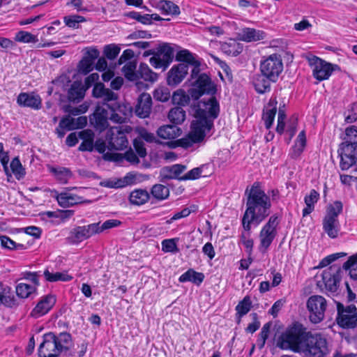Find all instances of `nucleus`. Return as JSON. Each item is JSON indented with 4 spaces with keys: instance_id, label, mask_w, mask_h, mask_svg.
<instances>
[{
    "instance_id": "f257e3e1",
    "label": "nucleus",
    "mask_w": 357,
    "mask_h": 357,
    "mask_svg": "<svg viewBox=\"0 0 357 357\" xmlns=\"http://www.w3.org/2000/svg\"><path fill=\"white\" fill-rule=\"evenodd\" d=\"M246 209L241 224L245 231H251L252 225H259L271 213V200L261 188L259 182H255L250 189L245 190Z\"/></svg>"
},
{
    "instance_id": "f03ea898",
    "label": "nucleus",
    "mask_w": 357,
    "mask_h": 357,
    "mask_svg": "<svg viewBox=\"0 0 357 357\" xmlns=\"http://www.w3.org/2000/svg\"><path fill=\"white\" fill-rule=\"evenodd\" d=\"M307 332L303 324L294 323L278 337L276 347L282 350L301 353Z\"/></svg>"
},
{
    "instance_id": "7ed1b4c3",
    "label": "nucleus",
    "mask_w": 357,
    "mask_h": 357,
    "mask_svg": "<svg viewBox=\"0 0 357 357\" xmlns=\"http://www.w3.org/2000/svg\"><path fill=\"white\" fill-rule=\"evenodd\" d=\"M194 108L196 120L192 123L209 132L213 126V120L218 116L220 112V105L216 98L213 95L207 99L204 98L197 102Z\"/></svg>"
},
{
    "instance_id": "20e7f679",
    "label": "nucleus",
    "mask_w": 357,
    "mask_h": 357,
    "mask_svg": "<svg viewBox=\"0 0 357 357\" xmlns=\"http://www.w3.org/2000/svg\"><path fill=\"white\" fill-rule=\"evenodd\" d=\"M330 350L328 342L321 333L307 332L301 353L305 357H326Z\"/></svg>"
},
{
    "instance_id": "39448f33",
    "label": "nucleus",
    "mask_w": 357,
    "mask_h": 357,
    "mask_svg": "<svg viewBox=\"0 0 357 357\" xmlns=\"http://www.w3.org/2000/svg\"><path fill=\"white\" fill-rule=\"evenodd\" d=\"M342 207L340 201H335L327 207L322 224L324 231L331 238H335L338 235L340 224L337 217L342 213Z\"/></svg>"
},
{
    "instance_id": "423d86ee",
    "label": "nucleus",
    "mask_w": 357,
    "mask_h": 357,
    "mask_svg": "<svg viewBox=\"0 0 357 357\" xmlns=\"http://www.w3.org/2000/svg\"><path fill=\"white\" fill-rule=\"evenodd\" d=\"M259 69L261 73L266 76L272 82H275L283 70L281 56L273 54L264 58L260 62Z\"/></svg>"
},
{
    "instance_id": "0eeeda50",
    "label": "nucleus",
    "mask_w": 357,
    "mask_h": 357,
    "mask_svg": "<svg viewBox=\"0 0 357 357\" xmlns=\"http://www.w3.org/2000/svg\"><path fill=\"white\" fill-rule=\"evenodd\" d=\"M280 220L276 214L271 215L259 232L260 244L259 250L265 253L277 236V227Z\"/></svg>"
},
{
    "instance_id": "6e6552de",
    "label": "nucleus",
    "mask_w": 357,
    "mask_h": 357,
    "mask_svg": "<svg viewBox=\"0 0 357 357\" xmlns=\"http://www.w3.org/2000/svg\"><path fill=\"white\" fill-rule=\"evenodd\" d=\"M192 86L193 87L188 90V93L195 100H197L204 94L213 96L217 92L216 85L206 73L199 75Z\"/></svg>"
},
{
    "instance_id": "1a4fd4ad",
    "label": "nucleus",
    "mask_w": 357,
    "mask_h": 357,
    "mask_svg": "<svg viewBox=\"0 0 357 357\" xmlns=\"http://www.w3.org/2000/svg\"><path fill=\"white\" fill-rule=\"evenodd\" d=\"M336 321L342 328L350 329L357 326V307L351 304L344 306L341 303H337Z\"/></svg>"
},
{
    "instance_id": "9d476101",
    "label": "nucleus",
    "mask_w": 357,
    "mask_h": 357,
    "mask_svg": "<svg viewBox=\"0 0 357 357\" xmlns=\"http://www.w3.org/2000/svg\"><path fill=\"white\" fill-rule=\"evenodd\" d=\"M208 132L206 130L201 128L193 123L191 125V131L185 137L181 139L171 141L168 143L170 148L174 149L176 147H182L183 149H188L192 147L194 144L202 142Z\"/></svg>"
},
{
    "instance_id": "9b49d317",
    "label": "nucleus",
    "mask_w": 357,
    "mask_h": 357,
    "mask_svg": "<svg viewBox=\"0 0 357 357\" xmlns=\"http://www.w3.org/2000/svg\"><path fill=\"white\" fill-rule=\"evenodd\" d=\"M174 50L167 43H163L155 49L153 56L149 59L150 64L155 69L165 70L172 62Z\"/></svg>"
},
{
    "instance_id": "f8f14e48",
    "label": "nucleus",
    "mask_w": 357,
    "mask_h": 357,
    "mask_svg": "<svg viewBox=\"0 0 357 357\" xmlns=\"http://www.w3.org/2000/svg\"><path fill=\"white\" fill-rule=\"evenodd\" d=\"M326 300L321 296H310L307 301V308L310 312L309 319L313 324H318L324 319L326 310Z\"/></svg>"
},
{
    "instance_id": "ddd939ff",
    "label": "nucleus",
    "mask_w": 357,
    "mask_h": 357,
    "mask_svg": "<svg viewBox=\"0 0 357 357\" xmlns=\"http://www.w3.org/2000/svg\"><path fill=\"white\" fill-rule=\"evenodd\" d=\"M309 65L312 68V75L319 81L328 79L331 75L337 65H333L324 60L316 56H310L307 57Z\"/></svg>"
},
{
    "instance_id": "4468645a",
    "label": "nucleus",
    "mask_w": 357,
    "mask_h": 357,
    "mask_svg": "<svg viewBox=\"0 0 357 357\" xmlns=\"http://www.w3.org/2000/svg\"><path fill=\"white\" fill-rule=\"evenodd\" d=\"M340 157V167L347 170L357 162V145L342 143L338 149Z\"/></svg>"
},
{
    "instance_id": "2eb2a0df",
    "label": "nucleus",
    "mask_w": 357,
    "mask_h": 357,
    "mask_svg": "<svg viewBox=\"0 0 357 357\" xmlns=\"http://www.w3.org/2000/svg\"><path fill=\"white\" fill-rule=\"evenodd\" d=\"M43 340L38 348L39 357H59L61 351L57 343L56 335L48 333L43 335Z\"/></svg>"
},
{
    "instance_id": "dca6fc26",
    "label": "nucleus",
    "mask_w": 357,
    "mask_h": 357,
    "mask_svg": "<svg viewBox=\"0 0 357 357\" xmlns=\"http://www.w3.org/2000/svg\"><path fill=\"white\" fill-rule=\"evenodd\" d=\"M98 227L94 224L77 226L72 229L66 240L69 243L78 244L97 234Z\"/></svg>"
},
{
    "instance_id": "f3484780",
    "label": "nucleus",
    "mask_w": 357,
    "mask_h": 357,
    "mask_svg": "<svg viewBox=\"0 0 357 357\" xmlns=\"http://www.w3.org/2000/svg\"><path fill=\"white\" fill-rule=\"evenodd\" d=\"M340 267L335 265L331 266L321 273V281L319 280L317 282L318 285H320V283L322 282L327 290L335 292L337 289V283L340 281Z\"/></svg>"
},
{
    "instance_id": "a211bd4d",
    "label": "nucleus",
    "mask_w": 357,
    "mask_h": 357,
    "mask_svg": "<svg viewBox=\"0 0 357 357\" xmlns=\"http://www.w3.org/2000/svg\"><path fill=\"white\" fill-rule=\"evenodd\" d=\"M108 149L109 150H123L127 148L128 141L124 132L119 128H112L108 132Z\"/></svg>"
},
{
    "instance_id": "6ab92c4d",
    "label": "nucleus",
    "mask_w": 357,
    "mask_h": 357,
    "mask_svg": "<svg viewBox=\"0 0 357 357\" xmlns=\"http://www.w3.org/2000/svg\"><path fill=\"white\" fill-rule=\"evenodd\" d=\"M188 72L187 63L174 65L167 73V82L169 86H176L185 77Z\"/></svg>"
},
{
    "instance_id": "aec40b11",
    "label": "nucleus",
    "mask_w": 357,
    "mask_h": 357,
    "mask_svg": "<svg viewBox=\"0 0 357 357\" xmlns=\"http://www.w3.org/2000/svg\"><path fill=\"white\" fill-rule=\"evenodd\" d=\"M152 109L151 96L146 93H142L137 98L135 106V114L139 118L145 119L149 116Z\"/></svg>"
},
{
    "instance_id": "412c9836",
    "label": "nucleus",
    "mask_w": 357,
    "mask_h": 357,
    "mask_svg": "<svg viewBox=\"0 0 357 357\" xmlns=\"http://www.w3.org/2000/svg\"><path fill=\"white\" fill-rule=\"evenodd\" d=\"M108 119L109 116L107 109L98 106L91 116L90 122L94 128L101 132L107 128L109 126Z\"/></svg>"
},
{
    "instance_id": "4be33fe9",
    "label": "nucleus",
    "mask_w": 357,
    "mask_h": 357,
    "mask_svg": "<svg viewBox=\"0 0 357 357\" xmlns=\"http://www.w3.org/2000/svg\"><path fill=\"white\" fill-rule=\"evenodd\" d=\"M56 302L55 298L52 295H47L42 298L32 310L31 317L38 318L47 314L53 307Z\"/></svg>"
},
{
    "instance_id": "5701e85b",
    "label": "nucleus",
    "mask_w": 357,
    "mask_h": 357,
    "mask_svg": "<svg viewBox=\"0 0 357 357\" xmlns=\"http://www.w3.org/2000/svg\"><path fill=\"white\" fill-rule=\"evenodd\" d=\"M99 56V51L96 49L88 50L79 63V70L80 73L86 75L93 69L95 60Z\"/></svg>"
},
{
    "instance_id": "b1692460",
    "label": "nucleus",
    "mask_w": 357,
    "mask_h": 357,
    "mask_svg": "<svg viewBox=\"0 0 357 357\" xmlns=\"http://www.w3.org/2000/svg\"><path fill=\"white\" fill-rule=\"evenodd\" d=\"M17 102L22 107L38 109L41 107V98L35 93H21L17 97Z\"/></svg>"
},
{
    "instance_id": "393cba45",
    "label": "nucleus",
    "mask_w": 357,
    "mask_h": 357,
    "mask_svg": "<svg viewBox=\"0 0 357 357\" xmlns=\"http://www.w3.org/2000/svg\"><path fill=\"white\" fill-rule=\"evenodd\" d=\"M186 169V166L176 164L162 169L160 175L163 180L178 179L180 181V175Z\"/></svg>"
},
{
    "instance_id": "a878e982",
    "label": "nucleus",
    "mask_w": 357,
    "mask_h": 357,
    "mask_svg": "<svg viewBox=\"0 0 357 357\" xmlns=\"http://www.w3.org/2000/svg\"><path fill=\"white\" fill-rule=\"evenodd\" d=\"M182 134V130L175 125L162 126L157 130L158 136L164 139H174Z\"/></svg>"
},
{
    "instance_id": "bb28decb",
    "label": "nucleus",
    "mask_w": 357,
    "mask_h": 357,
    "mask_svg": "<svg viewBox=\"0 0 357 357\" xmlns=\"http://www.w3.org/2000/svg\"><path fill=\"white\" fill-rule=\"evenodd\" d=\"M153 6L159 10L163 15H178L180 14L179 7L171 1L160 0L155 1Z\"/></svg>"
},
{
    "instance_id": "cd10ccee",
    "label": "nucleus",
    "mask_w": 357,
    "mask_h": 357,
    "mask_svg": "<svg viewBox=\"0 0 357 357\" xmlns=\"http://www.w3.org/2000/svg\"><path fill=\"white\" fill-rule=\"evenodd\" d=\"M56 200L59 204L63 208H68L83 202L82 197L68 192L59 194L56 196Z\"/></svg>"
},
{
    "instance_id": "c85d7f7f",
    "label": "nucleus",
    "mask_w": 357,
    "mask_h": 357,
    "mask_svg": "<svg viewBox=\"0 0 357 357\" xmlns=\"http://www.w3.org/2000/svg\"><path fill=\"white\" fill-rule=\"evenodd\" d=\"M277 103L275 98H271L264 112L263 120L266 129H270L273 123L277 112Z\"/></svg>"
},
{
    "instance_id": "c756f323",
    "label": "nucleus",
    "mask_w": 357,
    "mask_h": 357,
    "mask_svg": "<svg viewBox=\"0 0 357 357\" xmlns=\"http://www.w3.org/2000/svg\"><path fill=\"white\" fill-rule=\"evenodd\" d=\"M118 98L119 96L116 93L107 89L103 96L101 97L102 105H105L112 112L121 111V105L118 102Z\"/></svg>"
},
{
    "instance_id": "7c9ffc66",
    "label": "nucleus",
    "mask_w": 357,
    "mask_h": 357,
    "mask_svg": "<svg viewBox=\"0 0 357 357\" xmlns=\"http://www.w3.org/2000/svg\"><path fill=\"white\" fill-rule=\"evenodd\" d=\"M271 82H272V81L267 78L263 73L255 75L252 79L255 89L258 93L261 94L271 91Z\"/></svg>"
},
{
    "instance_id": "2f4dec72",
    "label": "nucleus",
    "mask_w": 357,
    "mask_h": 357,
    "mask_svg": "<svg viewBox=\"0 0 357 357\" xmlns=\"http://www.w3.org/2000/svg\"><path fill=\"white\" fill-rule=\"evenodd\" d=\"M86 90L81 82H74L68 91V100L73 102H79L84 98Z\"/></svg>"
},
{
    "instance_id": "473e14b6",
    "label": "nucleus",
    "mask_w": 357,
    "mask_h": 357,
    "mask_svg": "<svg viewBox=\"0 0 357 357\" xmlns=\"http://www.w3.org/2000/svg\"><path fill=\"white\" fill-rule=\"evenodd\" d=\"M204 275L202 273L197 272L192 268L188 269L183 273L178 278L180 282H191L193 284L199 286L204 280Z\"/></svg>"
},
{
    "instance_id": "72a5a7b5",
    "label": "nucleus",
    "mask_w": 357,
    "mask_h": 357,
    "mask_svg": "<svg viewBox=\"0 0 357 357\" xmlns=\"http://www.w3.org/2000/svg\"><path fill=\"white\" fill-rule=\"evenodd\" d=\"M158 74L153 72L146 63H141L137 69V81L142 79L144 81L154 82L158 79Z\"/></svg>"
},
{
    "instance_id": "f704fd0d",
    "label": "nucleus",
    "mask_w": 357,
    "mask_h": 357,
    "mask_svg": "<svg viewBox=\"0 0 357 357\" xmlns=\"http://www.w3.org/2000/svg\"><path fill=\"white\" fill-rule=\"evenodd\" d=\"M319 199V194L315 190H311L309 195H305L304 198L306 206L303 209V216L305 217L310 214L314 208V204Z\"/></svg>"
},
{
    "instance_id": "c9c22d12",
    "label": "nucleus",
    "mask_w": 357,
    "mask_h": 357,
    "mask_svg": "<svg viewBox=\"0 0 357 357\" xmlns=\"http://www.w3.org/2000/svg\"><path fill=\"white\" fill-rule=\"evenodd\" d=\"M149 198V193L146 190L137 189L131 192L129 200L132 204L140 206L147 202Z\"/></svg>"
},
{
    "instance_id": "e433bc0d",
    "label": "nucleus",
    "mask_w": 357,
    "mask_h": 357,
    "mask_svg": "<svg viewBox=\"0 0 357 357\" xmlns=\"http://www.w3.org/2000/svg\"><path fill=\"white\" fill-rule=\"evenodd\" d=\"M50 172L54 174L56 180L61 183H67L70 178L73 176L72 172L70 169L63 167H51Z\"/></svg>"
},
{
    "instance_id": "4c0bfd02",
    "label": "nucleus",
    "mask_w": 357,
    "mask_h": 357,
    "mask_svg": "<svg viewBox=\"0 0 357 357\" xmlns=\"http://www.w3.org/2000/svg\"><path fill=\"white\" fill-rule=\"evenodd\" d=\"M241 38L245 42L257 41L264 39V33L260 30L245 28L241 31Z\"/></svg>"
},
{
    "instance_id": "58836bf2",
    "label": "nucleus",
    "mask_w": 357,
    "mask_h": 357,
    "mask_svg": "<svg viewBox=\"0 0 357 357\" xmlns=\"http://www.w3.org/2000/svg\"><path fill=\"white\" fill-rule=\"evenodd\" d=\"M43 275L45 280L50 282L58 281L68 282L73 279V277L68 275L66 272L52 273L48 269H46L44 271Z\"/></svg>"
},
{
    "instance_id": "ea45409f",
    "label": "nucleus",
    "mask_w": 357,
    "mask_h": 357,
    "mask_svg": "<svg viewBox=\"0 0 357 357\" xmlns=\"http://www.w3.org/2000/svg\"><path fill=\"white\" fill-rule=\"evenodd\" d=\"M168 119L175 126L181 124L185 119V112L180 106L175 107L169 112Z\"/></svg>"
},
{
    "instance_id": "a19ab883",
    "label": "nucleus",
    "mask_w": 357,
    "mask_h": 357,
    "mask_svg": "<svg viewBox=\"0 0 357 357\" xmlns=\"http://www.w3.org/2000/svg\"><path fill=\"white\" fill-rule=\"evenodd\" d=\"M152 196L158 200L166 199L169 195V190L162 184L154 185L151 190Z\"/></svg>"
},
{
    "instance_id": "79ce46f5",
    "label": "nucleus",
    "mask_w": 357,
    "mask_h": 357,
    "mask_svg": "<svg viewBox=\"0 0 357 357\" xmlns=\"http://www.w3.org/2000/svg\"><path fill=\"white\" fill-rule=\"evenodd\" d=\"M343 268L349 271V274L353 280H357V254L349 257L343 264Z\"/></svg>"
},
{
    "instance_id": "37998d69",
    "label": "nucleus",
    "mask_w": 357,
    "mask_h": 357,
    "mask_svg": "<svg viewBox=\"0 0 357 357\" xmlns=\"http://www.w3.org/2000/svg\"><path fill=\"white\" fill-rule=\"evenodd\" d=\"M191 96L189 93L188 94L183 90H178L174 92L172 95V102L178 106H185L190 103Z\"/></svg>"
},
{
    "instance_id": "c03bdc74",
    "label": "nucleus",
    "mask_w": 357,
    "mask_h": 357,
    "mask_svg": "<svg viewBox=\"0 0 357 357\" xmlns=\"http://www.w3.org/2000/svg\"><path fill=\"white\" fill-rule=\"evenodd\" d=\"M135 61H128L123 67V72L125 77L130 81H137V70Z\"/></svg>"
},
{
    "instance_id": "a18cd8bd",
    "label": "nucleus",
    "mask_w": 357,
    "mask_h": 357,
    "mask_svg": "<svg viewBox=\"0 0 357 357\" xmlns=\"http://www.w3.org/2000/svg\"><path fill=\"white\" fill-rule=\"evenodd\" d=\"M10 169L15 177L17 180L23 178L26 174L24 168L22 167L20 159L16 157L10 162Z\"/></svg>"
},
{
    "instance_id": "49530a36",
    "label": "nucleus",
    "mask_w": 357,
    "mask_h": 357,
    "mask_svg": "<svg viewBox=\"0 0 357 357\" xmlns=\"http://www.w3.org/2000/svg\"><path fill=\"white\" fill-rule=\"evenodd\" d=\"M271 326V322H267L263 326L257 340V345L259 349L264 348L266 341L268 337Z\"/></svg>"
},
{
    "instance_id": "de8ad7c7",
    "label": "nucleus",
    "mask_w": 357,
    "mask_h": 357,
    "mask_svg": "<svg viewBox=\"0 0 357 357\" xmlns=\"http://www.w3.org/2000/svg\"><path fill=\"white\" fill-rule=\"evenodd\" d=\"M252 307V301L250 300V296H246L243 298V299L238 303V304L236 306V310L237 314L240 317L245 315L250 310Z\"/></svg>"
},
{
    "instance_id": "09e8293b",
    "label": "nucleus",
    "mask_w": 357,
    "mask_h": 357,
    "mask_svg": "<svg viewBox=\"0 0 357 357\" xmlns=\"http://www.w3.org/2000/svg\"><path fill=\"white\" fill-rule=\"evenodd\" d=\"M35 290V286L25 283H20L16 287V294L22 298H28Z\"/></svg>"
},
{
    "instance_id": "8fccbe9b",
    "label": "nucleus",
    "mask_w": 357,
    "mask_h": 357,
    "mask_svg": "<svg viewBox=\"0 0 357 357\" xmlns=\"http://www.w3.org/2000/svg\"><path fill=\"white\" fill-rule=\"evenodd\" d=\"M15 40L17 42L24 43H36L38 41L36 36L24 31H18L15 34Z\"/></svg>"
},
{
    "instance_id": "3c124183",
    "label": "nucleus",
    "mask_w": 357,
    "mask_h": 357,
    "mask_svg": "<svg viewBox=\"0 0 357 357\" xmlns=\"http://www.w3.org/2000/svg\"><path fill=\"white\" fill-rule=\"evenodd\" d=\"M342 143L357 145V128L355 126H351L346 129L345 137Z\"/></svg>"
},
{
    "instance_id": "603ef678",
    "label": "nucleus",
    "mask_w": 357,
    "mask_h": 357,
    "mask_svg": "<svg viewBox=\"0 0 357 357\" xmlns=\"http://www.w3.org/2000/svg\"><path fill=\"white\" fill-rule=\"evenodd\" d=\"M56 343L62 351L63 349H68V344L71 342V335L68 333H61L58 336L56 335Z\"/></svg>"
},
{
    "instance_id": "864d4df0",
    "label": "nucleus",
    "mask_w": 357,
    "mask_h": 357,
    "mask_svg": "<svg viewBox=\"0 0 357 357\" xmlns=\"http://www.w3.org/2000/svg\"><path fill=\"white\" fill-rule=\"evenodd\" d=\"M177 238L165 239L162 241V250L165 252L176 253L179 251L176 245Z\"/></svg>"
},
{
    "instance_id": "5fc2aeb1",
    "label": "nucleus",
    "mask_w": 357,
    "mask_h": 357,
    "mask_svg": "<svg viewBox=\"0 0 357 357\" xmlns=\"http://www.w3.org/2000/svg\"><path fill=\"white\" fill-rule=\"evenodd\" d=\"M176 59L178 61H183L189 64L195 63L197 60L194 55L188 50L178 51L176 55Z\"/></svg>"
},
{
    "instance_id": "6e6d98bb",
    "label": "nucleus",
    "mask_w": 357,
    "mask_h": 357,
    "mask_svg": "<svg viewBox=\"0 0 357 357\" xmlns=\"http://www.w3.org/2000/svg\"><path fill=\"white\" fill-rule=\"evenodd\" d=\"M63 21L66 26L70 28H78V24L86 21L85 18L80 15H68L63 17Z\"/></svg>"
},
{
    "instance_id": "4d7b16f0",
    "label": "nucleus",
    "mask_w": 357,
    "mask_h": 357,
    "mask_svg": "<svg viewBox=\"0 0 357 357\" xmlns=\"http://www.w3.org/2000/svg\"><path fill=\"white\" fill-rule=\"evenodd\" d=\"M0 240L2 247L10 250H19L24 248L23 244L16 243L14 241L6 236H1Z\"/></svg>"
},
{
    "instance_id": "13d9d810",
    "label": "nucleus",
    "mask_w": 357,
    "mask_h": 357,
    "mask_svg": "<svg viewBox=\"0 0 357 357\" xmlns=\"http://www.w3.org/2000/svg\"><path fill=\"white\" fill-rule=\"evenodd\" d=\"M93 224L95 225H96L98 227L97 234H100L102 231H103L104 230L116 227L119 226L121 224V221H119L118 220L111 219V220H106L105 222H104L101 226H100V222L93 223Z\"/></svg>"
},
{
    "instance_id": "bf43d9fd",
    "label": "nucleus",
    "mask_w": 357,
    "mask_h": 357,
    "mask_svg": "<svg viewBox=\"0 0 357 357\" xmlns=\"http://www.w3.org/2000/svg\"><path fill=\"white\" fill-rule=\"evenodd\" d=\"M124 109L125 107L121 105V111L116 110L115 112H112V114L109 117V119L116 123H124L126 120V114L123 112Z\"/></svg>"
},
{
    "instance_id": "052dcab7",
    "label": "nucleus",
    "mask_w": 357,
    "mask_h": 357,
    "mask_svg": "<svg viewBox=\"0 0 357 357\" xmlns=\"http://www.w3.org/2000/svg\"><path fill=\"white\" fill-rule=\"evenodd\" d=\"M5 290L6 289L0 285V305L3 304L7 307H11L15 305V301L13 297L6 296L5 294Z\"/></svg>"
},
{
    "instance_id": "680f3d73",
    "label": "nucleus",
    "mask_w": 357,
    "mask_h": 357,
    "mask_svg": "<svg viewBox=\"0 0 357 357\" xmlns=\"http://www.w3.org/2000/svg\"><path fill=\"white\" fill-rule=\"evenodd\" d=\"M154 98L161 102H166L170 98V93L167 89L160 88L154 91Z\"/></svg>"
},
{
    "instance_id": "e2e57ef3",
    "label": "nucleus",
    "mask_w": 357,
    "mask_h": 357,
    "mask_svg": "<svg viewBox=\"0 0 357 357\" xmlns=\"http://www.w3.org/2000/svg\"><path fill=\"white\" fill-rule=\"evenodd\" d=\"M127 15L144 24H150L149 14L142 15L139 12L132 11L128 13Z\"/></svg>"
},
{
    "instance_id": "0e129e2a",
    "label": "nucleus",
    "mask_w": 357,
    "mask_h": 357,
    "mask_svg": "<svg viewBox=\"0 0 357 357\" xmlns=\"http://www.w3.org/2000/svg\"><path fill=\"white\" fill-rule=\"evenodd\" d=\"M120 47L115 45H109L105 47L104 53L110 60L115 59L120 52Z\"/></svg>"
},
{
    "instance_id": "69168bd1",
    "label": "nucleus",
    "mask_w": 357,
    "mask_h": 357,
    "mask_svg": "<svg viewBox=\"0 0 357 357\" xmlns=\"http://www.w3.org/2000/svg\"><path fill=\"white\" fill-rule=\"evenodd\" d=\"M202 173V167H195L180 178V181L195 180L200 177Z\"/></svg>"
},
{
    "instance_id": "338daca9",
    "label": "nucleus",
    "mask_w": 357,
    "mask_h": 357,
    "mask_svg": "<svg viewBox=\"0 0 357 357\" xmlns=\"http://www.w3.org/2000/svg\"><path fill=\"white\" fill-rule=\"evenodd\" d=\"M88 109V106L85 104L80 105L79 107H72V106H67L66 107L65 111L68 112V114L73 115V116H77L81 114L85 113Z\"/></svg>"
},
{
    "instance_id": "774afa93",
    "label": "nucleus",
    "mask_w": 357,
    "mask_h": 357,
    "mask_svg": "<svg viewBox=\"0 0 357 357\" xmlns=\"http://www.w3.org/2000/svg\"><path fill=\"white\" fill-rule=\"evenodd\" d=\"M357 120V103H353L348 109V114L345 116V121L348 123H353Z\"/></svg>"
}]
</instances>
